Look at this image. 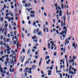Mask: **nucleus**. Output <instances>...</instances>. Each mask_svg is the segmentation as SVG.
Wrapping results in <instances>:
<instances>
[{
  "instance_id": "338daca9",
  "label": "nucleus",
  "mask_w": 78,
  "mask_h": 78,
  "mask_svg": "<svg viewBox=\"0 0 78 78\" xmlns=\"http://www.w3.org/2000/svg\"><path fill=\"white\" fill-rule=\"evenodd\" d=\"M32 52H34V51H35V50L33 49L32 50Z\"/></svg>"
},
{
  "instance_id": "603ef678",
  "label": "nucleus",
  "mask_w": 78,
  "mask_h": 78,
  "mask_svg": "<svg viewBox=\"0 0 78 78\" xmlns=\"http://www.w3.org/2000/svg\"><path fill=\"white\" fill-rule=\"evenodd\" d=\"M33 48L34 49H36V48H37V47H36V46H34V47H33Z\"/></svg>"
},
{
  "instance_id": "a19ab883",
  "label": "nucleus",
  "mask_w": 78,
  "mask_h": 78,
  "mask_svg": "<svg viewBox=\"0 0 78 78\" xmlns=\"http://www.w3.org/2000/svg\"><path fill=\"white\" fill-rule=\"evenodd\" d=\"M24 72H28V73H29V71H26V70H24Z\"/></svg>"
},
{
  "instance_id": "13d9d810",
  "label": "nucleus",
  "mask_w": 78,
  "mask_h": 78,
  "mask_svg": "<svg viewBox=\"0 0 78 78\" xmlns=\"http://www.w3.org/2000/svg\"><path fill=\"white\" fill-rule=\"evenodd\" d=\"M27 19L28 20H30V17H29V16H28L27 17Z\"/></svg>"
},
{
  "instance_id": "cd10ccee",
  "label": "nucleus",
  "mask_w": 78,
  "mask_h": 78,
  "mask_svg": "<svg viewBox=\"0 0 78 78\" xmlns=\"http://www.w3.org/2000/svg\"><path fill=\"white\" fill-rule=\"evenodd\" d=\"M24 75L26 77H27V73H24Z\"/></svg>"
},
{
  "instance_id": "0e129e2a",
  "label": "nucleus",
  "mask_w": 78,
  "mask_h": 78,
  "mask_svg": "<svg viewBox=\"0 0 78 78\" xmlns=\"http://www.w3.org/2000/svg\"><path fill=\"white\" fill-rule=\"evenodd\" d=\"M2 31V27H1V29H0V32H1Z\"/></svg>"
},
{
  "instance_id": "39448f33",
  "label": "nucleus",
  "mask_w": 78,
  "mask_h": 78,
  "mask_svg": "<svg viewBox=\"0 0 78 78\" xmlns=\"http://www.w3.org/2000/svg\"><path fill=\"white\" fill-rule=\"evenodd\" d=\"M8 61H9V58H7L6 59V60L5 62V64H7L8 63Z\"/></svg>"
},
{
  "instance_id": "f704fd0d",
  "label": "nucleus",
  "mask_w": 78,
  "mask_h": 78,
  "mask_svg": "<svg viewBox=\"0 0 78 78\" xmlns=\"http://www.w3.org/2000/svg\"><path fill=\"white\" fill-rule=\"evenodd\" d=\"M22 51H23V53H25V49H23L22 50Z\"/></svg>"
},
{
  "instance_id": "412c9836",
  "label": "nucleus",
  "mask_w": 78,
  "mask_h": 78,
  "mask_svg": "<svg viewBox=\"0 0 78 78\" xmlns=\"http://www.w3.org/2000/svg\"><path fill=\"white\" fill-rule=\"evenodd\" d=\"M61 8L63 9H64V4H61Z\"/></svg>"
},
{
  "instance_id": "49530a36",
  "label": "nucleus",
  "mask_w": 78,
  "mask_h": 78,
  "mask_svg": "<svg viewBox=\"0 0 78 78\" xmlns=\"http://www.w3.org/2000/svg\"><path fill=\"white\" fill-rule=\"evenodd\" d=\"M29 25H30L31 23V21H29L28 22Z\"/></svg>"
},
{
  "instance_id": "bf43d9fd",
  "label": "nucleus",
  "mask_w": 78,
  "mask_h": 78,
  "mask_svg": "<svg viewBox=\"0 0 78 78\" xmlns=\"http://www.w3.org/2000/svg\"><path fill=\"white\" fill-rule=\"evenodd\" d=\"M5 57H6V58H8L9 55H5Z\"/></svg>"
},
{
  "instance_id": "a878e982",
  "label": "nucleus",
  "mask_w": 78,
  "mask_h": 78,
  "mask_svg": "<svg viewBox=\"0 0 78 78\" xmlns=\"http://www.w3.org/2000/svg\"><path fill=\"white\" fill-rule=\"evenodd\" d=\"M67 38L66 40V43L65 44V45H67Z\"/></svg>"
},
{
  "instance_id": "1a4fd4ad",
  "label": "nucleus",
  "mask_w": 78,
  "mask_h": 78,
  "mask_svg": "<svg viewBox=\"0 0 78 78\" xmlns=\"http://www.w3.org/2000/svg\"><path fill=\"white\" fill-rule=\"evenodd\" d=\"M73 47H74L75 50H76V46H75V41H74V43H73Z\"/></svg>"
},
{
  "instance_id": "4468645a",
  "label": "nucleus",
  "mask_w": 78,
  "mask_h": 78,
  "mask_svg": "<svg viewBox=\"0 0 78 78\" xmlns=\"http://www.w3.org/2000/svg\"><path fill=\"white\" fill-rule=\"evenodd\" d=\"M62 15V11L60 10L59 12V16H61Z\"/></svg>"
},
{
  "instance_id": "423d86ee",
  "label": "nucleus",
  "mask_w": 78,
  "mask_h": 78,
  "mask_svg": "<svg viewBox=\"0 0 78 78\" xmlns=\"http://www.w3.org/2000/svg\"><path fill=\"white\" fill-rule=\"evenodd\" d=\"M36 66H35V65H34L32 66V69L33 70H35L36 69Z\"/></svg>"
},
{
  "instance_id": "c03bdc74",
  "label": "nucleus",
  "mask_w": 78,
  "mask_h": 78,
  "mask_svg": "<svg viewBox=\"0 0 78 78\" xmlns=\"http://www.w3.org/2000/svg\"><path fill=\"white\" fill-rule=\"evenodd\" d=\"M57 53L56 52H55L54 53V56H55L56 55Z\"/></svg>"
},
{
  "instance_id": "72a5a7b5",
  "label": "nucleus",
  "mask_w": 78,
  "mask_h": 78,
  "mask_svg": "<svg viewBox=\"0 0 78 78\" xmlns=\"http://www.w3.org/2000/svg\"><path fill=\"white\" fill-rule=\"evenodd\" d=\"M33 25L34 26H35L36 25V22L34 21L33 23Z\"/></svg>"
},
{
  "instance_id": "393cba45",
  "label": "nucleus",
  "mask_w": 78,
  "mask_h": 78,
  "mask_svg": "<svg viewBox=\"0 0 78 78\" xmlns=\"http://www.w3.org/2000/svg\"><path fill=\"white\" fill-rule=\"evenodd\" d=\"M41 73L42 74V75H43V74L44 73V71L42 70H41Z\"/></svg>"
},
{
  "instance_id": "5fc2aeb1",
  "label": "nucleus",
  "mask_w": 78,
  "mask_h": 78,
  "mask_svg": "<svg viewBox=\"0 0 78 78\" xmlns=\"http://www.w3.org/2000/svg\"><path fill=\"white\" fill-rule=\"evenodd\" d=\"M8 41H9V39H7L6 40V42H8Z\"/></svg>"
},
{
  "instance_id": "3c124183",
  "label": "nucleus",
  "mask_w": 78,
  "mask_h": 78,
  "mask_svg": "<svg viewBox=\"0 0 78 78\" xmlns=\"http://www.w3.org/2000/svg\"><path fill=\"white\" fill-rule=\"evenodd\" d=\"M38 54V52L37 51L35 53V55H37Z\"/></svg>"
},
{
  "instance_id": "79ce46f5",
  "label": "nucleus",
  "mask_w": 78,
  "mask_h": 78,
  "mask_svg": "<svg viewBox=\"0 0 78 78\" xmlns=\"http://www.w3.org/2000/svg\"><path fill=\"white\" fill-rule=\"evenodd\" d=\"M8 19L9 22H10L11 21V18L10 17Z\"/></svg>"
},
{
  "instance_id": "473e14b6",
  "label": "nucleus",
  "mask_w": 78,
  "mask_h": 78,
  "mask_svg": "<svg viewBox=\"0 0 78 78\" xmlns=\"http://www.w3.org/2000/svg\"><path fill=\"white\" fill-rule=\"evenodd\" d=\"M34 57H35V58L36 59H37L38 58V57H37V55H35Z\"/></svg>"
},
{
  "instance_id": "680f3d73",
  "label": "nucleus",
  "mask_w": 78,
  "mask_h": 78,
  "mask_svg": "<svg viewBox=\"0 0 78 78\" xmlns=\"http://www.w3.org/2000/svg\"><path fill=\"white\" fill-rule=\"evenodd\" d=\"M29 56H30V58H31V57H32V54H30V55Z\"/></svg>"
},
{
  "instance_id": "e2e57ef3",
  "label": "nucleus",
  "mask_w": 78,
  "mask_h": 78,
  "mask_svg": "<svg viewBox=\"0 0 78 78\" xmlns=\"http://www.w3.org/2000/svg\"><path fill=\"white\" fill-rule=\"evenodd\" d=\"M44 15L45 16H47V14L45 12H44Z\"/></svg>"
},
{
  "instance_id": "7c9ffc66",
  "label": "nucleus",
  "mask_w": 78,
  "mask_h": 78,
  "mask_svg": "<svg viewBox=\"0 0 78 78\" xmlns=\"http://www.w3.org/2000/svg\"><path fill=\"white\" fill-rule=\"evenodd\" d=\"M61 72V71L60 70V71H56V73H60V72Z\"/></svg>"
},
{
  "instance_id": "f8f14e48",
  "label": "nucleus",
  "mask_w": 78,
  "mask_h": 78,
  "mask_svg": "<svg viewBox=\"0 0 78 78\" xmlns=\"http://www.w3.org/2000/svg\"><path fill=\"white\" fill-rule=\"evenodd\" d=\"M49 58H50V57L49 56H46L45 58L46 61H47V59H49Z\"/></svg>"
},
{
  "instance_id": "c9c22d12",
  "label": "nucleus",
  "mask_w": 78,
  "mask_h": 78,
  "mask_svg": "<svg viewBox=\"0 0 78 78\" xmlns=\"http://www.w3.org/2000/svg\"><path fill=\"white\" fill-rule=\"evenodd\" d=\"M9 16H5V19H9Z\"/></svg>"
},
{
  "instance_id": "37998d69",
  "label": "nucleus",
  "mask_w": 78,
  "mask_h": 78,
  "mask_svg": "<svg viewBox=\"0 0 78 78\" xmlns=\"http://www.w3.org/2000/svg\"><path fill=\"white\" fill-rule=\"evenodd\" d=\"M36 60H35L33 61V63H34V64H35V63H36Z\"/></svg>"
},
{
  "instance_id": "4d7b16f0",
  "label": "nucleus",
  "mask_w": 78,
  "mask_h": 78,
  "mask_svg": "<svg viewBox=\"0 0 78 78\" xmlns=\"http://www.w3.org/2000/svg\"><path fill=\"white\" fill-rule=\"evenodd\" d=\"M38 26L39 28H41V24H38Z\"/></svg>"
},
{
  "instance_id": "9b49d317",
  "label": "nucleus",
  "mask_w": 78,
  "mask_h": 78,
  "mask_svg": "<svg viewBox=\"0 0 78 78\" xmlns=\"http://www.w3.org/2000/svg\"><path fill=\"white\" fill-rule=\"evenodd\" d=\"M30 17H35V15L34 14H30Z\"/></svg>"
},
{
  "instance_id": "f257e3e1",
  "label": "nucleus",
  "mask_w": 78,
  "mask_h": 78,
  "mask_svg": "<svg viewBox=\"0 0 78 78\" xmlns=\"http://www.w3.org/2000/svg\"><path fill=\"white\" fill-rule=\"evenodd\" d=\"M39 28H37V30L36 29H34L33 33L34 34H36L37 32H39Z\"/></svg>"
},
{
  "instance_id": "4c0bfd02",
  "label": "nucleus",
  "mask_w": 78,
  "mask_h": 78,
  "mask_svg": "<svg viewBox=\"0 0 78 78\" xmlns=\"http://www.w3.org/2000/svg\"><path fill=\"white\" fill-rule=\"evenodd\" d=\"M44 32H45V31L46 30V29H45V27H44Z\"/></svg>"
},
{
  "instance_id": "9d476101",
  "label": "nucleus",
  "mask_w": 78,
  "mask_h": 78,
  "mask_svg": "<svg viewBox=\"0 0 78 78\" xmlns=\"http://www.w3.org/2000/svg\"><path fill=\"white\" fill-rule=\"evenodd\" d=\"M64 33H65V32L64 31H63L62 32L60 33L59 34L60 35H62L64 34Z\"/></svg>"
},
{
  "instance_id": "6e6552de",
  "label": "nucleus",
  "mask_w": 78,
  "mask_h": 78,
  "mask_svg": "<svg viewBox=\"0 0 78 78\" xmlns=\"http://www.w3.org/2000/svg\"><path fill=\"white\" fill-rule=\"evenodd\" d=\"M37 36H36V35H34V36L32 38L34 40L35 38L37 39Z\"/></svg>"
},
{
  "instance_id": "20e7f679",
  "label": "nucleus",
  "mask_w": 78,
  "mask_h": 78,
  "mask_svg": "<svg viewBox=\"0 0 78 78\" xmlns=\"http://www.w3.org/2000/svg\"><path fill=\"white\" fill-rule=\"evenodd\" d=\"M37 35H38V36H42V33L41 31H40L37 33Z\"/></svg>"
},
{
  "instance_id": "0eeeda50",
  "label": "nucleus",
  "mask_w": 78,
  "mask_h": 78,
  "mask_svg": "<svg viewBox=\"0 0 78 78\" xmlns=\"http://www.w3.org/2000/svg\"><path fill=\"white\" fill-rule=\"evenodd\" d=\"M48 75L49 76L51 75V72H52L50 70H48Z\"/></svg>"
},
{
  "instance_id": "2eb2a0df",
  "label": "nucleus",
  "mask_w": 78,
  "mask_h": 78,
  "mask_svg": "<svg viewBox=\"0 0 78 78\" xmlns=\"http://www.w3.org/2000/svg\"><path fill=\"white\" fill-rule=\"evenodd\" d=\"M0 71L1 72H3V68H2L1 66H0Z\"/></svg>"
},
{
  "instance_id": "864d4df0",
  "label": "nucleus",
  "mask_w": 78,
  "mask_h": 78,
  "mask_svg": "<svg viewBox=\"0 0 78 78\" xmlns=\"http://www.w3.org/2000/svg\"><path fill=\"white\" fill-rule=\"evenodd\" d=\"M6 69H7V68L6 67L3 68V70H6Z\"/></svg>"
},
{
  "instance_id": "8fccbe9b",
  "label": "nucleus",
  "mask_w": 78,
  "mask_h": 78,
  "mask_svg": "<svg viewBox=\"0 0 78 78\" xmlns=\"http://www.w3.org/2000/svg\"><path fill=\"white\" fill-rule=\"evenodd\" d=\"M34 2L35 3H37V1L36 0H34Z\"/></svg>"
},
{
  "instance_id": "ea45409f",
  "label": "nucleus",
  "mask_w": 78,
  "mask_h": 78,
  "mask_svg": "<svg viewBox=\"0 0 78 78\" xmlns=\"http://www.w3.org/2000/svg\"><path fill=\"white\" fill-rule=\"evenodd\" d=\"M4 42L6 43V38H5V37H4Z\"/></svg>"
},
{
  "instance_id": "de8ad7c7",
  "label": "nucleus",
  "mask_w": 78,
  "mask_h": 78,
  "mask_svg": "<svg viewBox=\"0 0 78 78\" xmlns=\"http://www.w3.org/2000/svg\"><path fill=\"white\" fill-rule=\"evenodd\" d=\"M3 17H2L1 18V21H3Z\"/></svg>"
},
{
  "instance_id": "69168bd1",
  "label": "nucleus",
  "mask_w": 78,
  "mask_h": 78,
  "mask_svg": "<svg viewBox=\"0 0 78 78\" xmlns=\"http://www.w3.org/2000/svg\"><path fill=\"white\" fill-rule=\"evenodd\" d=\"M7 53L8 54H9V53H10V51H7Z\"/></svg>"
},
{
  "instance_id": "774afa93",
  "label": "nucleus",
  "mask_w": 78,
  "mask_h": 78,
  "mask_svg": "<svg viewBox=\"0 0 78 78\" xmlns=\"http://www.w3.org/2000/svg\"><path fill=\"white\" fill-rule=\"evenodd\" d=\"M46 25H48V22L47 21L46 22Z\"/></svg>"
},
{
  "instance_id": "09e8293b",
  "label": "nucleus",
  "mask_w": 78,
  "mask_h": 78,
  "mask_svg": "<svg viewBox=\"0 0 78 78\" xmlns=\"http://www.w3.org/2000/svg\"><path fill=\"white\" fill-rule=\"evenodd\" d=\"M28 4H26L25 5V7H27V6H28Z\"/></svg>"
},
{
  "instance_id": "6e6d98bb",
  "label": "nucleus",
  "mask_w": 78,
  "mask_h": 78,
  "mask_svg": "<svg viewBox=\"0 0 78 78\" xmlns=\"http://www.w3.org/2000/svg\"><path fill=\"white\" fill-rule=\"evenodd\" d=\"M62 18H63L64 19H66V16H63Z\"/></svg>"
},
{
  "instance_id": "6ab92c4d",
  "label": "nucleus",
  "mask_w": 78,
  "mask_h": 78,
  "mask_svg": "<svg viewBox=\"0 0 78 78\" xmlns=\"http://www.w3.org/2000/svg\"><path fill=\"white\" fill-rule=\"evenodd\" d=\"M50 43L51 44H52L51 46H53V44H54V42L51 41Z\"/></svg>"
},
{
  "instance_id": "7ed1b4c3",
  "label": "nucleus",
  "mask_w": 78,
  "mask_h": 78,
  "mask_svg": "<svg viewBox=\"0 0 78 78\" xmlns=\"http://www.w3.org/2000/svg\"><path fill=\"white\" fill-rule=\"evenodd\" d=\"M63 29L64 30H65L64 32L65 33V35H66V32H67V27L66 26H64L63 28Z\"/></svg>"
},
{
  "instance_id": "f3484780",
  "label": "nucleus",
  "mask_w": 78,
  "mask_h": 78,
  "mask_svg": "<svg viewBox=\"0 0 78 78\" xmlns=\"http://www.w3.org/2000/svg\"><path fill=\"white\" fill-rule=\"evenodd\" d=\"M48 61H46V63L47 64H49V62H50V59L48 60Z\"/></svg>"
},
{
  "instance_id": "58836bf2",
  "label": "nucleus",
  "mask_w": 78,
  "mask_h": 78,
  "mask_svg": "<svg viewBox=\"0 0 78 78\" xmlns=\"http://www.w3.org/2000/svg\"><path fill=\"white\" fill-rule=\"evenodd\" d=\"M28 46L29 47H31V44H29Z\"/></svg>"
},
{
  "instance_id": "5701e85b",
  "label": "nucleus",
  "mask_w": 78,
  "mask_h": 78,
  "mask_svg": "<svg viewBox=\"0 0 78 78\" xmlns=\"http://www.w3.org/2000/svg\"><path fill=\"white\" fill-rule=\"evenodd\" d=\"M35 12L34 11H31L30 12V14H34Z\"/></svg>"
},
{
  "instance_id": "aec40b11",
  "label": "nucleus",
  "mask_w": 78,
  "mask_h": 78,
  "mask_svg": "<svg viewBox=\"0 0 78 78\" xmlns=\"http://www.w3.org/2000/svg\"><path fill=\"white\" fill-rule=\"evenodd\" d=\"M27 63H29V61H27L25 64V66H26V65L27 64Z\"/></svg>"
},
{
  "instance_id": "e433bc0d",
  "label": "nucleus",
  "mask_w": 78,
  "mask_h": 78,
  "mask_svg": "<svg viewBox=\"0 0 78 78\" xmlns=\"http://www.w3.org/2000/svg\"><path fill=\"white\" fill-rule=\"evenodd\" d=\"M2 73H3V74H5V73H6V71H2Z\"/></svg>"
},
{
  "instance_id": "a18cd8bd",
  "label": "nucleus",
  "mask_w": 78,
  "mask_h": 78,
  "mask_svg": "<svg viewBox=\"0 0 78 78\" xmlns=\"http://www.w3.org/2000/svg\"><path fill=\"white\" fill-rule=\"evenodd\" d=\"M71 72H72L71 71V69H69V73H70V74L71 73Z\"/></svg>"
},
{
  "instance_id": "052dcab7",
  "label": "nucleus",
  "mask_w": 78,
  "mask_h": 78,
  "mask_svg": "<svg viewBox=\"0 0 78 78\" xmlns=\"http://www.w3.org/2000/svg\"><path fill=\"white\" fill-rule=\"evenodd\" d=\"M10 19L11 20H14V18L12 17H11Z\"/></svg>"
},
{
  "instance_id": "c756f323",
  "label": "nucleus",
  "mask_w": 78,
  "mask_h": 78,
  "mask_svg": "<svg viewBox=\"0 0 78 78\" xmlns=\"http://www.w3.org/2000/svg\"><path fill=\"white\" fill-rule=\"evenodd\" d=\"M66 63L67 64V67H69V63H68L67 62V59L66 60Z\"/></svg>"
},
{
  "instance_id": "b1692460",
  "label": "nucleus",
  "mask_w": 78,
  "mask_h": 78,
  "mask_svg": "<svg viewBox=\"0 0 78 78\" xmlns=\"http://www.w3.org/2000/svg\"><path fill=\"white\" fill-rule=\"evenodd\" d=\"M62 26H63V21L62 20L61 21V27H62Z\"/></svg>"
},
{
  "instance_id": "f03ea898",
  "label": "nucleus",
  "mask_w": 78,
  "mask_h": 78,
  "mask_svg": "<svg viewBox=\"0 0 78 78\" xmlns=\"http://www.w3.org/2000/svg\"><path fill=\"white\" fill-rule=\"evenodd\" d=\"M7 49L6 51H10L11 50V48L9 47V46L8 45H7V46L6 47Z\"/></svg>"
},
{
  "instance_id": "c85d7f7f",
  "label": "nucleus",
  "mask_w": 78,
  "mask_h": 78,
  "mask_svg": "<svg viewBox=\"0 0 78 78\" xmlns=\"http://www.w3.org/2000/svg\"><path fill=\"white\" fill-rule=\"evenodd\" d=\"M9 13H7L6 15V17H8V16H9Z\"/></svg>"
},
{
  "instance_id": "bb28decb",
  "label": "nucleus",
  "mask_w": 78,
  "mask_h": 78,
  "mask_svg": "<svg viewBox=\"0 0 78 78\" xmlns=\"http://www.w3.org/2000/svg\"><path fill=\"white\" fill-rule=\"evenodd\" d=\"M56 32L57 34H59V31H58V30H56Z\"/></svg>"
},
{
  "instance_id": "2f4dec72",
  "label": "nucleus",
  "mask_w": 78,
  "mask_h": 78,
  "mask_svg": "<svg viewBox=\"0 0 78 78\" xmlns=\"http://www.w3.org/2000/svg\"><path fill=\"white\" fill-rule=\"evenodd\" d=\"M46 32H47V33L48 32V29L47 27H46Z\"/></svg>"
},
{
  "instance_id": "4be33fe9",
  "label": "nucleus",
  "mask_w": 78,
  "mask_h": 78,
  "mask_svg": "<svg viewBox=\"0 0 78 78\" xmlns=\"http://www.w3.org/2000/svg\"><path fill=\"white\" fill-rule=\"evenodd\" d=\"M0 61H1L2 62H3L4 61V59H2V58H0Z\"/></svg>"
},
{
  "instance_id": "dca6fc26",
  "label": "nucleus",
  "mask_w": 78,
  "mask_h": 78,
  "mask_svg": "<svg viewBox=\"0 0 78 78\" xmlns=\"http://www.w3.org/2000/svg\"><path fill=\"white\" fill-rule=\"evenodd\" d=\"M31 52V49H29L27 51V54L28 55Z\"/></svg>"
},
{
  "instance_id": "a211bd4d",
  "label": "nucleus",
  "mask_w": 78,
  "mask_h": 78,
  "mask_svg": "<svg viewBox=\"0 0 78 78\" xmlns=\"http://www.w3.org/2000/svg\"><path fill=\"white\" fill-rule=\"evenodd\" d=\"M9 28H10V31H12V27H11V25H9Z\"/></svg>"
},
{
  "instance_id": "ddd939ff",
  "label": "nucleus",
  "mask_w": 78,
  "mask_h": 78,
  "mask_svg": "<svg viewBox=\"0 0 78 78\" xmlns=\"http://www.w3.org/2000/svg\"><path fill=\"white\" fill-rule=\"evenodd\" d=\"M53 68V65H52L50 67V70H52Z\"/></svg>"
}]
</instances>
